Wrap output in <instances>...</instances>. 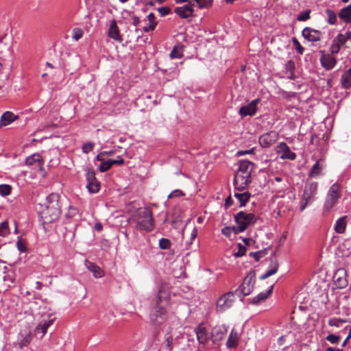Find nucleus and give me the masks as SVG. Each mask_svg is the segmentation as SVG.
Instances as JSON below:
<instances>
[{
    "label": "nucleus",
    "instance_id": "nucleus-36",
    "mask_svg": "<svg viewBox=\"0 0 351 351\" xmlns=\"http://www.w3.org/2000/svg\"><path fill=\"white\" fill-rule=\"evenodd\" d=\"M147 20L149 21V25L143 27V30L145 32H149L154 29L156 22L155 21V16L153 13H150L147 16Z\"/></svg>",
    "mask_w": 351,
    "mask_h": 351
},
{
    "label": "nucleus",
    "instance_id": "nucleus-30",
    "mask_svg": "<svg viewBox=\"0 0 351 351\" xmlns=\"http://www.w3.org/2000/svg\"><path fill=\"white\" fill-rule=\"evenodd\" d=\"M109 36L114 38L117 41H121V37L119 36V32L116 24V22L113 21L110 23V29L108 31Z\"/></svg>",
    "mask_w": 351,
    "mask_h": 351
},
{
    "label": "nucleus",
    "instance_id": "nucleus-1",
    "mask_svg": "<svg viewBox=\"0 0 351 351\" xmlns=\"http://www.w3.org/2000/svg\"><path fill=\"white\" fill-rule=\"evenodd\" d=\"M170 299V291L165 282H161L158 287L155 303L149 315L151 322L156 326L163 324L167 319L165 304Z\"/></svg>",
    "mask_w": 351,
    "mask_h": 351
},
{
    "label": "nucleus",
    "instance_id": "nucleus-11",
    "mask_svg": "<svg viewBox=\"0 0 351 351\" xmlns=\"http://www.w3.org/2000/svg\"><path fill=\"white\" fill-rule=\"evenodd\" d=\"M251 182V175L244 174L240 172H237L233 184L237 190L243 191L244 190Z\"/></svg>",
    "mask_w": 351,
    "mask_h": 351
},
{
    "label": "nucleus",
    "instance_id": "nucleus-31",
    "mask_svg": "<svg viewBox=\"0 0 351 351\" xmlns=\"http://www.w3.org/2000/svg\"><path fill=\"white\" fill-rule=\"evenodd\" d=\"M234 196L239 200L241 206H244L249 201L251 194L248 191H245L243 193H235Z\"/></svg>",
    "mask_w": 351,
    "mask_h": 351
},
{
    "label": "nucleus",
    "instance_id": "nucleus-59",
    "mask_svg": "<svg viewBox=\"0 0 351 351\" xmlns=\"http://www.w3.org/2000/svg\"><path fill=\"white\" fill-rule=\"evenodd\" d=\"M197 235V230L196 228H194L191 234V241L196 238Z\"/></svg>",
    "mask_w": 351,
    "mask_h": 351
},
{
    "label": "nucleus",
    "instance_id": "nucleus-9",
    "mask_svg": "<svg viewBox=\"0 0 351 351\" xmlns=\"http://www.w3.org/2000/svg\"><path fill=\"white\" fill-rule=\"evenodd\" d=\"M256 282V272L254 270L250 271L243 280L242 285L235 291H239L243 296L250 295L254 288Z\"/></svg>",
    "mask_w": 351,
    "mask_h": 351
},
{
    "label": "nucleus",
    "instance_id": "nucleus-23",
    "mask_svg": "<svg viewBox=\"0 0 351 351\" xmlns=\"http://www.w3.org/2000/svg\"><path fill=\"white\" fill-rule=\"evenodd\" d=\"M254 168V163L249 160H241L239 162V167L237 172H240L244 174H252V171Z\"/></svg>",
    "mask_w": 351,
    "mask_h": 351
},
{
    "label": "nucleus",
    "instance_id": "nucleus-40",
    "mask_svg": "<svg viewBox=\"0 0 351 351\" xmlns=\"http://www.w3.org/2000/svg\"><path fill=\"white\" fill-rule=\"evenodd\" d=\"M232 231H234L235 233L239 232L237 231V227L226 226L221 230V233L223 235L230 237Z\"/></svg>",
    "mask_w": 351,
    "mask_h": 351
},
{
    "label": "nucleus",
    "instance_id": "nucleus-32",
    "mask_svg": "<svg viewBox=\"0 0 351 351\" xmlns=\"http://www.w3.org/2000/svg\"><path fill=\"white\" fill-rule=\"evenodd\" d=\"M238 341L239 338L237 332L232 329L226 342L227 347L230 348H234L237 346Z\"/></svg>",
    "mask_w": 351,
    "mask_h": 351
},
{
    "label": "nucleus",
    "instance_id": "nucleus-18",
    "mask_svg": "<svg viewBox=\"0 0 351 351\" xmlns=\"http://www.w3.org/2000/svg\"><path fill=\"white\" fill-rule=\"evenodd\" d=\"M278 267H279V265H278V260L276 256H273L269 259V265L268 269L266 271V272L264 274H263L260 277V279L265 280V279L269 278V276L275 274L278 271Z\"/></svg>",
    "mask_w": 351,
    "mask_h": 351
},
{
    "label": "nucleus",
    "instance_id": "nucleus-51",
    "mask_svg": "<svg viewBox=\"0 0 351 351\" xmlns=\"http://www.w3.org/2000/svg\"><path fill=\"white\" fill-rule=\"evenodd\" d=\"M184 193L180 189H176L173 191L169 195L168 198L171 199L175 197H182L184 196Z\"/></svg>",
    "mask_w": 351,
    "mask_h": 351
},
{
    "label": "nucleus",
    "instance_id": "nucleus-48",
    "mask_svg": "<svg viewBox=\"0 0 351 351\" xmlns=\"http://www.w3.org/2000/svg\"><path fill=\"white\" fill-rule=\"evenodd\" d=\"M18 250L21 252H25L27 250L25 242L21 238H19L16 242Z\"/></svg>",
    "mask_w": 351,
    "mask_h": 351
},
{
    "label": "nucleus",
    "instance_id": "nucleus-41",
    "mask_svg": "<svg viewBox=\"0 0 351 351\" xmlns=\"http://www.w3.org/2000/svg\"><path fill=\"white\" fill-rule=\"evenodd\" d=\"M199 8H206L212 5L213 0H194Z\"/></svg>",
    "mask_w": 351,
    "mask_h": 351
},
{
    "label": "nucleus",
    "instance_id": "nucleus-44",
    "mask_svg": "<svg viewBox=\"0 0 351 351\" xmlns=\"http://www.w3.org/2000/svg\"><path fill=\"white\" fill-rule=\"evenodd\" d=\"M346 320L339 318H332L328 321V325L330 326L339 327L340 324L345 323Z\"/></svg>",
    "mask_w": 351,
    "mask_h": 351
},
{
    "label": "nucleus",
    "instance_id": "nucleus-2",
    "mask_svg": "<svg viewBox=\"0 0 351 351\" xmlns=\"http://www.w3.org/2000/svg\"><path fill=\"white\" fill-rule=\"evenodd\" d=\"M59 197L58 194L51 193L46 198L45 208L40 213L44 223H50L59 217L61 213Z\"/></svg>",
    "mask_w": 351,
    "mask_h": 351
},
{
    "label": "nucleus",
    "instance_id": "nucleus-64",
    "mask_svg": "<svg viewBox=\"0 0 351 351\" xmlns=\"http://www.w3.org/2000/svg\"><path fill=\"white\" fill-rule=\"evenodd\" d=\"M104 156L103 152H101L96 156V159L99 161H101L102 162L104 161Z\"/></svg>",
    "mask_w": 351,
    "mask_h": 351
},
{
    "label": "nucleus",
    "instance_id": "nucleus-39",
    "mask_svg": "<svg viewBox=\"0 0 351 351\" xmlns=\"http://www.w3.org/2000/svg\"><path fill=\"white\" fill-rule=\"evenodd\" d=\"M12 187L8 184H0V195L7 196L11 193Z\"/></svg>",
    "mask_w": 351,
    "mask_h": 351
},
{
    "label": "nucleus",
    "instance_id": "nucleus-27",
    "mask_svg": "<svg viewBox=\"0 0 351 351\" xmlns=\"http://www.w3.org/2000/svg\"><path fill=\"white\" fill-rule=\"evenodd\" d=\"M273 288L274 286L271 285L266 292H262L258 294L252 299V303L256 304L265 301L271 294Z\"/></svg>",
    "mask_w": 351,
    "mask_h": 351
},
{
    "label": "nucleus",
    "instance_id": "nucleus-47",
    "mask_svg": "<svg viewBox=\"0 0 351 351\" xmlns=\"http://www.w3.org/2000/svg\"><path fill=\"white\" fill-rule=\"evenodd\" d=\"M326 339L332 344H337L340 340V337L336 335L330 334L326 337Z\"/></svg>",
    "mask_w": 351,
    "mask_h": 351
},
{
    "label": "nucleus",
    "instance_id": "nucleus-62",
    "mask_svg": "<svg viewBox=\"0 0 351 351\" xmlns=\"http://www.w3.org/2000/svg\"><path fill=\"white\" fill-rule=\"evenodd\" d=\"M296 50L300 54H303L304 49L302 45H296Z\"/></svg>",
    "mask_w": 351,
    "mask_h": 351
},
{
    "label": "nucleus",
    "instance_id": "nucleus-37",
    "mask_svg": "<svg viewBox=\"0 0 351 351\" xmlns=\"http://www.w3.org/2000/svg\"><path fill=\"white\" fill-rule=\"evenodd\" d=\"M112 165L111 162V159H109L106 161H103L99 166V170L101 172H106L109 170L112 167Z\"/></svg>",
    "mask_w": 351,
    "mask_h": 351
},
{
    "label": "nucleus",
    "instance_id": "nucleus-3",
    "mask_svg": "<svg viewBox=\"0 0 351 351\" xmlns=\"http://www.w3.org/2000/svg\"><path fill=\"white\" fill-rule=\"evenodd\" d=\"M131 220L135 223V227L138 230L149 232L154 228L152 212L147 208H138L132 215Z\"/></svg>",
    "mask_w": 351,
    "mask_h": 351
},
{
    "label": "nucleus",
    "instance_id": "nucleus-28",
    "mask_svg": "<svg viewBox=\"0 0 351 351\" xmlns=\"http://www.w3.org/2000/svg\"><path fill=\"white\" fill-rule=\"evenodd\" d=\"M16 118L17 117L15 116L12 112L7 111L4 112L1 117V124L4 126L8 125L16 120Z\"/></svg>",
    "mask_w": 351,
    "mask_h": 351
},
{
    "label": "nucleus",
    "instance_id": "nucleus-29",
    "mask_svg": "<svg viewBox=\"0 0 351 351\" xmlns=\"http://www.w3.org/2000/svg\"><path fill=\"white\" fill-rule=\"evenodd\" d=\"M339 18L346 23H351V5L343 8L339 13Z\"/></svg>",
    "mask_w": 351,
    "mask_h": 351
},
{
    "label": "nucleus",
    "instance_id": "nucleus-7",
    "mask_svg": "<svg viewBox=\"0 0 351 351\" xmlns=\"http://www.w3.org/2000/svg\"><path fill=\"white\" fill-rule=\"evenodd\" d=\"M234 221L237 225V231L242 232L251 225H254L256 221V218L252 213H247L244 211H239L234 215Z\"/></svg>",
    "mask_w": 351,
    "mask_h": 351
},
{
    "label": "nucleus",
    "instance_id": "nucleus-20",
    "mask_svg": "<svg viewBox=\"0 0 351 351\" xmlns=\"http://www.w3.org/2000/svg\"><path fill=\"white\" fill-rule=\"evenodd\" d=\"M195 332L199 343L205 344L208 341V333L204 327L199 325L195 328Z\"/></svg>",
    "mask_w": 351,
    "mask_h": 351
},
{
    "label": "nucleus",
    "instance_id": "nucleus-24",
    "mask_svg": "<svg viewBox=\"0 0 351 351\" xmlns=\"http://www.w3.org/2000/svg\"><path fill=\"white\" fill-rule=\"evenodd\" d=\"M324 167V165L323 164V160H317L312 167V169L308 173V177L317 178L319 175H321Z\"/></svg>",
    "mask_w": 351,
    "mask_h": 351
},
{
    "label": "nucleus",
    "instance_id": "nucleus-60",
    "mask_svg": "<svg viewBox=\"0 0 351 351\" xmlns=\"http://www.w3.org/2000/svg\"><path fill=\"white\" fill-rule=\"evenodd\" d=\"M94 229L98 232L102 230V224L101 223H96L94 226Z\"/></svg>",
    "mask_w": 351,
    "mask_h": 351
},
{
    "label": "nucleus",
    "instance_id": "nucleus-25",
    "mask_svg": "<svg viewBox=\"0 0 351 351\" xmlns=\"http://www.w3.org/2000/svg\"><path fill=\"white\" fill-rule=\"evenodd\" d=\"M36 162L38 163V166L41 168L44 165V160L39 154H34L30 156H28L25 160V164L31 166Z\"/></svg>",
    "mask_w": 351,
    "mask_h": 351
},
{
    "label": "nucleus",
    "instance_id": "nucleus-14",
    "mask_svg": "<svg viewBox=\"0 0 351 351\" xmlns=\"http://www.w3.org/2000/svg\"><path fill=\"white\" fill-rule=\"evenodd\" d=\"M260 102V99H256L252 100L250 104L240 108L239 114L241 117L246 116H253L257 110V105Z\"/></svg>",
    "mask_w": 351,
    "mask_h": 351
},
{
    "label": "nucleus",
    "instance_id": "nucleus-57",
    "mask_svg": "<svg viewBox=\"0 0 351 351\" xmlns=\"http://www.w3.org/2000/svg\"><path fill=\"white\" fill-rule=\"evenodd\" d=\"M112 165H122L124 162V160L121 158V156H118L117 159L112 160L111 159Z\"/></svg>",
    "mask_w": 351,
    "mask_h": 351
},
{
    "label": "nucleus",
    "instance_id": "nucleus-53",
    "mask_svg": "<svg viewBox=\"0 0 351 351\" xmlns=\"http://www.w3.org/2000/svg\"><path fill=\"white\" fill-rule=\"evenodd\" d=\"M286 69L287 71L293 72L295 69V63L292 60H289L286 64Z\"/></svg>",
    "mask_w": 351,
    "mask_h": 351
},
{
    "label": "nucleus",
    "instance_id": "nucleus-56",
    "mask_svg": "<svg viewBox=\"0 0 351 351\" xmlns=\"http://www.w3.org/2000/svg\"><path fill=\"white\" fill-rule=\"evenodd\" d=\"M254 150H255V148H252L250 150H246V151H239L237 154V156H243V155H245V154H254Z\"/></svg>",
    "mask_w": 351,
    "mask_h": 351
},
{
    "label": "nucleus",
    "instance_id": "nucleus-8",
    "mask_svg": "<svg viewBox=\"0 0 351 351\" xmlns=\"http://www.w3.org/2000/svg\"><path fill=\"white\" fill-rule=\"evenodd\" d=\"M236 293L230 291L222 295L217 301L216 311L223 313L231 308L235 302Z\"/></svg>",
    "mask_w": 351,
    "mask_h": 351
},
{
    "label": "nucleus",
    "instance_id": "nucleus-4",
    "mask_svg": "<svg viewBox=\"0 0 351 351\" xmlns=\"http://www.w3.org/2000/svg\"><path fill=\"white\" fill-rule=\"evenodd\" d=\"M342 195L341 185L335 182L328 189L324 204L323 211L324 214L328 213L339 202Z\"/></svg>",
    "mask_w": 351,
    "mask_h": 351
},
{
    "label": "nucleus",
    "instance_id": "nucleus-43",
    "mask_svg": "<svg viewBox=\"0 0 351 351\" xmlns=\"http://www.w3.org/2000/svg\"><path fill=\"white\" fill-rule=\"evenodd\" d=\"M159 247L162 250L169 249L171 241L167 239L162 238L159 241Z\"/></svg>",
    "mask_w": 351,
    "mask_h": 351
},
{
    "label": "nucleus",
    "instance_id": "nucleus-12",
    "mask_svg": "<svg viewBox=\"0 0 351 351\" xmlns=\"http://www.w3.org/2000/svg\"><path fill=\"white\" fill-rule=\"evenodd\" d=\"M333 282L338 289H343L348 286L347 272L345 269L339 268L333 275Z\"/></svg>",
    "mask_w": 351,
    "mask_h": 351
},
{
    "label": "nucleus",
    "instance_id": "nucleus-49",
    "mask_svg": "<svg viewBox=\"0 0 351 351\" xmlns=\"http://www.w3.org/2000/svg\"><path fill=\"white\" fill-rule=\"evenodd\" d=\"M336 44H344L347 42V34H339L337 38L334 40V42H336Z\"/></svg>",
    "mask_w": 351,
    "mask_h": 351
},
{
    "label": "nucleus",
    "instance_id": "nucleus-55",
    "mask_svg": "<svg viewBox=\"0 0 351 351\" xmlns=\"http://www.w3.org/2000/svg\"><path fill=\"white\" fill-rule=\"evenodd\" d=\"M158 10L162 16H165L170 12V8L168 7H161Z\"/></svg>",
    "mask_w": 351,
    "mask_h": 351
},
{
    "label": "nucleus",
    "instance_id": "nucleus-63",
    "mask_svg": "<svg viewBox=\"0 0 351 351\" xmlns=\"http://www.w3.org/2000/svg\"><path fill=\"white\" fill-rule=\"evenodd\" d=\"M104 156H112L115 153L114 150H110V151H104L102 152Z\"/></svg>",
    "mask_w": 351,
    "mask_h": 351
},
{
    "label": "nucleus",
    "instance_id": "nucleus-50",
    "mask_svg": "<svg viewBox=\"0 0 351 351\" xmlns=\"http://www.w3.org/2000/svg\"><path fill=\"white\" fill-rule=\"evenodd\" d=\"M83 32L80 28H75L73 30V38L75 41H77L82 36Z\"/></svg>",
    "mask_w": 351,
    "mask_h": 351
},
{
    "label": "nucleus",
    "instance_id": "nucleus-42",
    "mask_svg": "<svg viewBox=\"0 0 351 351\" xmlns=\"http://www.w3.org/2000/svg\"><path fill=\"white\" fill-rule=\"evenodd\" d=\"M310 13H311L310 10H307L304 12L300 13L297 16L298 21H305L308 20L310 18Z\"/></svg>",
    "mask_w": 351,
    "mask_h": 351
},
{
    "label": "nucleus",
    "instance_id": "nucleus-6",
    "mask_svg": "<svg viewBox=\"0 0 351 351\" xmlns=\"http://www.w3.org/2000/svg\"><path fill=\"white\" fill-rule=\"evenodd\" d=\"M340 50V45H331L328 51H320V64L327 71L332 70L337 64L336 55Z\"/></svg>",
    "mask_w": 351,
    "mask_h": 351
},
{
    "label": "nucleus",
    "instance_id": "nucleus-17",
    "mask_svg": "<svg viewBox=\"0 0 351 351\" xmlns=\"http://www.w3.org/2000/svg\"><path fill=\"white\" fill-rule=\"evenodd\" d=\"M278 153H282L280 156L281 159H289L293 160L296 158V154L291 152L289 146L284 142L280 143L278 146Z\"/></svg>",
    "mask_w": 351,
    "mask_h": 351
},
{
    "label": "nucleus",
    "instance_id": "nucleus-22",
    "mask_svg": "<svg viewBox=\"0 0 351 351\" xmlns=\"http://www.w3.org/2000/svg\"><path fill=\"white\" fill-rule=\"evenodd\" d=\"M85 264L87 269L93 273L95 278H101L104 276V271L95 263L86 261Z\"/></svg>",
    "mask_w": 351,
    "mask_h": 351
},
{
    "label": "nucleus",
    "instance_id": "nucleus-58",
    "mask_svg": "<svg viewBox=\"0 0 351 351\" xmlns=\"http://www.w3.org/2000/svg\"><path fill=\"white\" fill-rule=\"evenodd\" d=\"M232 202H233V200H232V197L230 196L228 197L226 199V202H225V204H224L225 208L227 209L229 206H230L232 205Z\"/></svg>",
    "mask_w": 351,
    "mask_h": 351
},
{
    "label": "nucleus",
    "instance_id": "nucleus-10",
    "mask_svg": "<svg viewBox=\"0 0 351 351\" xmlns=\"http://www.w3.org/2000/svg\"><path fill=\"white\" fill-rule=\"evenodd\" d=\"M87 180L86 188L91 193H96L99 191L100 183L96 179L95 172L93 169H88L86 173Z\"/></svg>",
    "mask_w": 351,
    "mask_h": 351
},
{
    "label": "nucleus",
    "instance_id": "nucleus-15",
    "mask_svg": "<svg viewBox=\"0 0 351 351\" xmlns=\"http://www.w3.org/2000/svg\"><path fill=\"white\" fill-rule=\"evenodd\" d=\"M228 332V328L225 325L215 326L211 332V338L213 343L221 341Z\"/></svg>",
    "mask_w": 351,
    "mask_h": 351
},
{
    "label": "nucleus",
    "instance_id": "nucleus-21",
    "mask_svg": "<svg viewBox=\"0 0 351 351\" xmlns=\"http://www.w3.org/2000/svg\"><path fill=\"white\" fill-rule=\"evenodd\" d=\"M51 315L49 316L47 320H45L36 327L35 332L36 333H42V337L46 334L48 328L53 324L55 319L54 317L51 318Z\"/></svg>",
    "mask_w": 351,
    "mask_h": 351
},
{
    "label": "nucleus",
    "instance_id": "nucleus-19",
    "mask_svg": "<svg viewBox=\"0 0 351 351\" xmlns=\"http://www.w3.org/2000/svg\"><path fill=\"white\" fill-rule=\"evenodd\" d=\"M193 12V4L191 3L183 6L177 7L174 10V12L182 19L192 16Z\"/></svg>",
    "mask_w": 351,
    "mask_h": 351
},
{
    "label": "nucleus",
    "instance_id": "nucleus-33",
    "mask_svg": "<svg viewBox=\"0 0 351 351\" xmlns=\"http://www.w3.org/2000/svg\"><path fill=\"white\" fill-rule=\"evenodd\" d=\"M341 82L342 86L345 88L351 87V68L342 75Z\"/></svg>",
    "mask_w": 351,
    "mask_h": 351
},
{
    "label": "nucleus",
    "instance_id": "nucleus-45",
    "mask_svg": "<svg viewBox=\"0 0 351 351\" xmlns=\"http://www.w3.org/2000/svg\"><path fill=\"white\" fill-rule=\"evenodd\" d=\"M8 221H3L0 223V236L5 237L8 234Z\"/></svg>",
    "mask_w": 351,
    "mask_h": 351
},
{
    "label": "nucleus",
    "instance_id": "nucleus-54",
    "mask_svg": "<svg viewBox=\"0 0 351 351\" xmlns=\"http://www.w3.org/2000/svg\"><path fill=\"white\" fill-rule=\"evenodd\" d=\"M263 254V252H251L250 254V256H252L256 261H258L260 258H261Z\"/></svg>",
    "mask_w": 351,
    "mask_h": 351
},
{
    "label": "nucleus",
    "instance_id": "nucleus-38",
    "mask_svg": "<svg viewBox=\"0 0 351 351\" xmlns=\"http://www.w3.org/2000/svg\"><path fill=\"white\" fill-rule=\"evenodd\" d=\"M326 13L328 16V22L331 25H334L337 22V16L334 11L331 10H326Z\"/></svg>",
    "mask_w": 351,
    "mask_h": 351
},
{
    "label": "nucleus",
    "instance_id": "nucleus-5",
    "mask_svg": "<svg viewBox=\"0 0 351 351\" xmlns=\"http://www.w3.org/2000/svg\"><path fill=\"white\" fill-rule=\"evenodd\" d=\"M318 183L317 182H307L305 184L303 194L300 202V210L303 211L308 204L315 200L317 193Z\"/></svg>",
    "mask_w": 351,
    "mask_h": 351
},
{
    "label": "nucleus",
    "instance_id": "nucleus-16",
    "mask_svg": "<svg viewBox=\"0 0 351 351\" xmlns=\"http://www.w3.org/2000/svg\"><path fill=\"white\" fill-rule=\"evenodd\" d=\"M302 36L308 42H317L320 40L322 34L319 30L305 27L302 31Z\"/></svg>",
    "mask_w": 351,
    "mask_h": 351
},
{
    "label": "nucleus",
    "instance_id": "nucleus-46",
    "mask_svg": "<svg viewBox=\"0 0 351 351\" xmlns=\"http://www.w3.org/2000/svg\"><path fill=\"white\" fill-rule=\"evenodd\" d=\"M95 144L92 142H88L84 143L82 146V152L84 154H88L90 151H92L94 148Z\"/></svg>",
    "mask_w": 351,
    "mask_h": 351
},
{
    "label": "nucleus",
    "instance_id": "nucleus-26",
    "mask_svg": "<svg viewBox=\"0 0 351 351\" xmlns=\"http://www.w3.org/2000/svg\"><path fill=\"white\" fill-rule=\"evenodd\" d=\"M346 217V216H344L337 220L334 227L337 233L343 234L346 232L347 227Z\"/></svg>",
    "mask_w": 351,
    "mask_h": 351
},
{
    "label": "nucleus",
    "instance_id": "nucleus-13",
    "mask_svg": "<svg viewBox=\"0 0 351 351\" xmlns=\"http://www.w3.org/2000/svg\"><path fill=\"white\" fill-rule=\"evenodd\" d=\"M278 138V134L275 131H270L259 137V143L261 147L267 148L274 145Z\"/></svg>",
    "mask_w": 351,
    "mask_h": 351
},
{
    "label": "nucleus",
    "instance_id": "nucleus-52",
    "mask_svg": "<svg viewBox=\"0 0 351 351\" xmlns=\"http://www.w3.org/2000/svg\"><path fill=\"white\" fill-rule=\"evenodd\" d=\"M239 251L234 254V256L236 257H241V256H243L246 251L245 247L242 246L241 244H239Z\"/></svg>",
    "mask_w": 351,
    "mask_h": 351
},
{
    "label": "nucleus",
    "instance_id": "nucleus-35",
    "mask_svg": "<svg viewBox=\"0 0 351 351\" xmlns=\"http://www.w3.org/2000/svg\"><path fill=\"white\" fill-rule=\"evenodd\" d=\"M184 45H175L173 50L170 53V58H180L182 57V51Z\"/></svg>",
    "mask_w": 351,
    "mask_h": 351
},
{
    "label": "nucleus",
    "instance_id": "nucleus-61",
    "mask_svg": "<svg viewBox=\"0 0 351 351\" xmlns=\"http://www.w3.org/2000/svg\"><path fill=\"white\" fill-rule=\"evenodd\" d=\"M139 23H140V20H139L138 17L134 16L132 18V23L134 25L137 26L139 24Z\"/></svg>",
    "mask_w": 351,
    "mask_h": 351
},
{
    "label": "nucleus",
    "instance_id": "nucleus-34",
    "mask_svg": "<svg viewBox=\"0 0 351 351\" xmlns=\"http://www.w3.org/2000/svg\"><path fill=\"white\" fill-rule=\"evenodd\" d=\"M163 349L165 351H171L173 349V337L170 335V332H167L165 336Z\"/></svg>",
    "mask_w": 351,
    "mask_h": 351
}]
</instances>
